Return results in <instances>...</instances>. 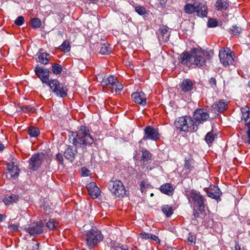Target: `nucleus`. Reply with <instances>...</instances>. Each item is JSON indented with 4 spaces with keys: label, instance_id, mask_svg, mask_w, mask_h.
<instances>
[{
    "label": "nucleus",
    "instance_id": "1",
    "mask_svg": "<svg viewBox=\"0 0 250 250\" xmlns=\"http://www.w3.org/2000/svg\"><path fill=\"white\" fill-rule=\"evenodd\" d=\"M69 140L74 146H79L83 149L91 146L94 142L90 130L84 125H81L78 131L73 132Z\"/></svg>",
    "mask_w": 250,
    "mask_h": 250
},
{
    "label": "nucleus",
    "instance_id": "2",
    "mask_svg": "<svg viewBox=\"0 0 250 250\" xmlns=\"http://www.w3.org/2000/svg\"><path fill=\"white\" fill-rule=\"evenodd\" d=\"M192 65L202 67L205 65L207 60L210 59L209 53L201 48H194L191 49Z\"/></svg>",
    "mask_w": 250,
    "mask_h": 250
},
{
    "label": "nucleus",
    "instance_id": "3",
    "mask_svg": "<svg viewBox=\"0 0 250 250\" xmlns=\"http://www.w3.org/2000/svg\"><path fill=\"white\" fill-rule=\"evenodd\" d=\"M177 129L182 131H195L198 127L195 125L194 121L190 116H184L179 117L174 122Z\"/></svg>",
    "mask_w": 250,
    "mask_h": 250
},
{
    "label": "nucleus",
    "instance_id": "4",
    "mask_svg": "<svg viewBox=\"0 0 250 250\" xmlns=\"http://www.w3.org/2000/svg\"><path fill=\"white\" fill-rule=\"evenodd\" d=\"M188 201L191 204L193 203L198 208L200 211H204L206 205V200L200 193L195 190H191L186 194Z\"/></svg>",
    "mask_w": 250,
    "mask_h": 250
},
{
    "label": "nucleus",
    "instance_id": "5",
    "mask_svg": "<svg viewBox=\"0 0 250 250\" xmlns=\"http://www.w3.org/2000/svg\"><path fill=\"white\" fill-rule=\"evenodd\" d=\"M101 84L104 87L111 90L112 92H113V91L116 93L120 92L123 89V84L118 81L116 77L112 75L104 77L101 82Z\"/></svg>",
    "mask_w": 250,
    "mask_h": 250
},
{
    "label": "nucleus",
    "instance_id": "6",
    "mask_svg": "<svg viewBox=\"0 0 250 250\" xmlns=\"http://www.w3.org/2000/svg\"><path fill=\"white\" fill-rule=\"evenodd\" d=\"M108 187L112 194L116 198L124 197L126 193V190L122 182L119 180H111L108 183Z\"/></svg>",
    "mask_w": 250,
    "mask_h": 250
},
{
    "label": "nucleus",
    "instance_id": "7",
    "mask_svg": "<svg viewBox=\"0 0 250 250\" xmlns=\"http://www.w3.org/2000/svg\"><path fill=\"white\" fill-rule=\"evenodd\" d=\"M103 239V236L98 230L91 229L86 233L85 238L86 245L89 248L94 247L102 241Z\"/></svg>",
    "mask_w": 250,
    "mask_h": 250
},
{
    "label": "nucleus",
    "instance_id": "8",
    "mask_svg": "<svg viewBox=\"0 0 250 250\" xmlns=\"http://www.w3.org/2000/svg\"><path fill=\"white\" fill-rule=\"evenodd\" d=\"M56 95L63 98L67 96V89L56 79L50 80L46 83Z\"/></svg>",
    "mask_w": 250,
    "mask_h": 250
},
{
    "label": "nucleus",
    "instance_id": "9",
    "mask_svg": "<svg viewBox=\"0 0 250 250\" xmlns=\"http://www.w3.org/2000/svg\"><path fill=\"white\" fill-rule=\"evenodd\" d=\"M241 120L245 122V127L247 128V135L248 137V140L246 141V142L250 144V120L248 121V119L250 118V109L249 107L246 105L241 108Z\"/></svg>",
    "mask_w": 250,
    "mask_h": 250
},
{
    "label": "nucleus",
    "instance_id": "10",
    "mask_svg": "<svg viewBox=\"0 0 250 250\" xmlns=\"http://www.w3.org/2000/svg\"><path fill=\"white\" fill-rule=\"evenodd\" d=\"M45 156L42 153L34 154L29 160V169L33 171L37 170L44 161Z\"/></svg>",
    "mask_w": 250,
    "mask_h": 250
},
{
    "label": "nucleus",
    "instance_id": "11",
    "mask_svg": "<svg viewBox=\"0 0 250 250\" xmlns=\"http://www.w3.org/2000/svg\"><path fill=\"white\" fill-rule=\"evenodd\" d=\"M160 138V134L159 133L158 128L148 125L144 128V136L143 140H150L157 141Z\"/></svg>",
    "mask_w": 250,
    "mask_h": 250
},
{
    "label": "nucleus",
    "instance_id": "12",
    "mask_svg": "<svg viewBox=\"0 0 250 250\" xmlns=\"http://www.w3.org/2000/svg\"><path fill=\"white\" fill-rule=\"evenodd\" d=\"M170 32V28L167 26L163 24L160 25L156 35L160 43L166 42L169 40Z\"/></svg>",
    "mask_w": 250,
    "mask_h": 250
},
{
    "label": "nucleus",
    "instance_id": "13",
    "mask_svg": "<svg viewBox=\"0 0 250 250\" xmlns=\"http://www.w3.org/2000/svg\"><path fill=\"white\" fill-rule=\"evenodd\" d=\"M219 56L221 63L224 66L231 65L234 62V53L232 52L229 53L226 50L220 51Z\"/></svg>",
    "mask_w": 250,
    "mask_h": 250
},
{
    "label": "nucleus",
    "instance_id": "14",
    "mask_svg": "<svg viewBox=\"0 0 250 250\" xmlns=\"http://www.w3.org/2000/svg\"><path fill=\"white\" fill-rule=\"evenodd\" d=\"M43 223L40 221L31 224L26 229V230L31 235H38L43 232Z\"/></svg>",
    "mask_w": 250,
    "mask_h": 250
},
{
    "label": "nucleus",
    "instance_id": "15",
    "mask_svg": "<svg viewBox=\"0 0 250 250\" xmlns=\"http://www.w3.org/2000/svg\"><path fill=\"white\" fill-rule=\"evenodd\" d=\"M7 177L10 179H16L19 175L20 170L14 163L11 162L7 164Z\"/></svg>",
    "mask_w": 250,
    "mask_h": 250
},
{
    "label": "nucleus",
    "instance_id": "16",
    "mask_svg": "<svg viewBox=\"0 0 250 250\" xmlns=\"http://www.w3.org/2000/svg\"><path fill=\"white\" fill-rule=\"evenodd\" d=\"M193 119L200 123L206 121L209 118L207 109L200 108L195 110L193 115Z\"/></svg>",
    "mask_w": 250,
    "mask_h": 250
},
{
    "label": "nucleus",
    "instance_id": "17",
    "mask_svg": "<svg viewBox=\"0 0 250 250\" xmlns=\"http://www.w3.org/2000/svg\"><path fill=\"white\" fill-rule=\"evenodd\" d=\"M35 72L43 83L46 84L49 81V71L48 69L37 66L35 67Z\"/></svg>",
    "mask_w": 250,
    "mask_h": 250
},
{
    "label": "nucleus",
    "instance_id": "18",
    "mask_svg": "<svg viewBox=\"0 0 250 250\" xmlns=\"http://www.w3.org/2000/svg\"><path fill=\"white\" fill-rule=\"evenodd\" d=\"M88 194L92 198L95 199L100 195L101 191L94 182H91L86 186Z\"/></svg>",
    "mask_w": 250,
    "mask_h": 250
},
{
    "label": "nucleus",
    "instance_id": "19",
    "mask_svg": "<svg viewBox=\"0 0 250 250\" xmlns=\"http://www.w3.org/2000/svg\"><path fill=\"white\" fill-rule=\"evenodd\" d=\"M77 149L73 146H69L65 150L63 156L65 159L72 162L77 154Z\"/></svg>",
    "mask_w": 250,
    "mask_h": 250
},
{
    "label": "nucleus",
    "instance_id": "20",
    "mask_svg": "<svg viewBox=\"0 0 250 250\" xmlns=\"http://www.w3.org/2000/svg\"><path fill=\"white\" fill-rule=\"evenodd\" d=\"M179 60V62L183 65L192 66L191 50L190 54L186 51L184 52L180 55Z\"/></svg>",
    "mask_w": 250,
    "mask_h": 250
},
{
    "label": "nucleus",
    "instance_id": "21",
    "mask_svg": "<svg viewBox=\"0 0 250 250\" xmlns=\"http://www.w3.org/2000/svg\"><path fill=\"white\" fill-rule=\"evenodd\" d=\"M131 98L135 103L140 105H145L146 103V96L143 92L133 93L131 95Z\"/></svg>",
    "mask_w": 250,
    "mask_h": 250
},
{
    "label": "nucleus",
    "instance_id": "22",
    "mask_svg": "<svg viewBox=\"0 0 250 250\" xmlns=\"http://www.w3.org/2000/svg\"><path fill=\"white\" fill-rule=\"evenodd\" d=\"M206 192L209 197L216 200H218L220 198L221 194L219 188L215 186L210 187L207 190Z\"/></svg>",
    "mask_w": 250,
    "mask_h": 250
},
{
    "label": "nucleus",
    "instance_id": "23",
    "mask_svg": "<svg viewBox=\"0 0 250 250\" xmlns=\"http://www.w3.org/2000/svg\"><path fill=\"white\" fill-rule=\"evenodd\" d=\"M19 199L20 196L18 194H6L3 199V202L6 206H9L14 203H16Z\"/></svg>",
    "mask_w": 250,
    "mask_h": 250
},
{
    "label": "nucleus",
    "instance_id": "24",
    "mask_svg": "<svg viewBox=\"0 0 250 250\" xmlns=\"http://www.w3.org/2000/svg\"><path fill=\"white\" fill-rule=\"evenodd\" d=\"M196 167V162L193 158L190 157L189 158H186L185 160V164L184 170L187 171L189 173L194 170Z\"/></svg>",
    "mask_w": 250,
    "mask_h": 250
},
{
    "label": "nucleus",
    "instance_id": "25",
    "mask_svg": "<svg viewBox=\"0 0 250 250\" xmlns=\"http://www.w3.org/2000/svg\"><path fill=\"white\" fill-rule=\"evenodd\" d=\"M196 12L197 16L200 17H206L208 15V7L206 4L199 2H197V10Z\"/></svg>",
    "mask_w": 250,
    "mask_h": 250
},
{
    "label": "nucleus",
    "instance_id": "26",
    "mask_svg": "<svg viewBox=\"0 0 250 250\" xmlns=\"http://www.w3.org/2000/svg\"><path fill=\"white\" fill-rule=\"evenodd\" d=\"M161 192L165 194L171 196L173 194L174 188L170 183H166L160 187Z\"/></svg>",
    "mask_w": 250,
    "mask_h": 250
},
{
    "label": "nucleus",
    "instance_id": "27",
    "mask_svg": "<svg viewBox=\"0 0 250 250\" xmlns=\"http://www.w3.org/2000/svg\"><path fill=\"white\" fill-rule=\"evenodd\" d=\"M229 5L228 0H217L214 4L216 9L218 11L226 10Z\"/></svg>",
    "mask_w": 250,
    "mask_h": 250
},
{
    "label": "nucleus",
    "instance_id": "28",
    "mask_svg": "<svg viewBox=\"0 0 250 250\" xmlns=\"http://www.w3.org/2000/svg\"><path fill=\"white\" fill-rule=\"evenodd\" d=\"M193 86V82L189 79H184L181 84V89L184 92H187L191 91Z\"/></svg>",
    "mask_w": 250,
    "mask_h": 250
},
{
    "label": "nucleus",
    "instance_id": "29",
    "mask_svg": "<svg viewBox=\"0 0 250 250\" xmlns=\"http://www.w3.org/2000/svg\"><path fill=\"white\" fill-rule=\"evenodd\" d=\"M214 106V108L219 112H223L226 110L228 107V104L223 100L216 102Z\"/></svg>",
    "mask_w": 250,
    "mask_h": 250
},
{
    "label": "nucleus",
    "instance_id": "30",
    "mask_svg": "<svg viewBox=\"0 0 250 250\" xmlns=\"http://www.w3.org/2000/svg\"><path fill=\"white\" fill-rule=\"evenodd\" d=\"M197 2H194V4L187 3L184 8L185 12L188 14H192L196 12L197 10Z\"/></svg>",
    "mask_w": 250,
    "mask_h": 250
},
{
    "label": "nucleus",
    "instance_id": "31",
    "mask_svg": "<svg viewBox=\"0 0 250 250\" xmlns=\"http://www.w3.org/2000/svg\"><path fill=\"white\" fill-rule=\"evenodd\" d=\"M37 55H38V62L43 64H47L49 63L48 57L50 56L49 54L46 53L39 52Z\"/></svg>",
    "mask_w": 250,
    "mask_h": 250
},
{
    "label": "nucleus",
    "instance_id": "32",
    "mask_svg": "<svg viewBox=\"0 0 250 250\" xmlns=\"http://www.w3.org/2000/svg\"><path fill=\"white\" fill-rule=\"evenodd\" d=\"M142 152V155L141 157V162L144 163L151 160V154L146 149H143Z\"/></svg>",
    "mask_w": 250,
    "mask_h": 250
},
{
    "label": "nucleus",
    "instance_id": "33",
    "mask_svg": "<svg viewBox=\"0 0 250 250\" xmlns=\"http://www.w3.org/2000/svg\"><path fill=\"white\" fill-rule=\"evenodd\" d=\"M28 133L31 137H37L40 135V131L37 127L30 126L28 128Z\"/></svg>",
    "mask_w": 250,
    "mask_h": 250
},
{
    "label": "nucleus",
    "instance_id": "34",
    "mask_svg": "<svg viewBox=\"0 0 250 250\" xmlns=\"http://www.w3.org/2000/svg\"><path fill=\"white\" fill-rule=\"evenodd\" d=\"M216 136L217 135L216 133H213L212 131H210L206 134L205 140L207 143L209 145L212 143Z\"/></svg>",
    "mask_w": 250,
    "mask_h": 250
},
{
    "label": "nucleus",
    "instance_id": "35",
    "mask_svg": "<svg viewBox=\"0 0 250 250\" xmlns=\"http://www.w3.org/2000/svg\"><path fill=\"white\" fill-rule=\"evenodd\" d=\"M111 52V48L108 43H104L101 45L100 52L102 55H109Z\"/></svg>",
    "mask_w": 250,
    "mask_h": 250
},
{
    "label": "nucleus",
    "instance_id": "36",
    "mask_svg": "<svg viewBox=\"0 0 250 250\" xmlns=\"http://www.w3.org/2000/svg\"><path fill=\"white\" fill-rule=\"evenodd\" d=\"M162 210L167 217L170 216L173 213V209L171 206L165 205L162 208Z\"/></svg>",
    "mask_w": 250,
    "mask_h": 250
},
{
    "label": "nucleus",
    "instance_id": "37",
    "mask_svg": "<svg viewBox=\"0 0 250 250\" xmlns=\"http://www.w3.org/2000/svg\"><path fill=\"white\" fill-rule=\"evenodd\" d=\"M59 225V223L53 219H50L46 223V227L50 229H55Z\"/></svg>",
    "mask_w": 250,
    "mask_h": 250
},
{
    "label": "nucleus",
    "instance_id": "38",
    "mask_svg": "<svg viewBox=\"0 0 250 250\" xmlns=\"http://www.w3.org/2000/svg\"><path fill=\"white\" fill-rule=\"evenodd\" d=\"M242 32V29L237 25H233L230 29V33L231 35L237 36Z\"/></svg>",
    "mask_w": 250,
    "mask_h": 250
},
{
    "label": "nucleus",
    "instance_id": "39",
    "mask_svg": "<svg viewBox=\"0 0 250 250\" xmlns=\"http://www.w3.org/2000/svg\"><path fill=\"white\" fill-rule=\"evenodd\" d=\"M62 70V66L58 63H54L52 66V71L55 75L60 74Z\"/></svg>",
    "mask_w": 250,
    "mask_h": 250
},
{
    "label": "nucleus",
    "instance_id": "40",
    "mask_svg": "<svg viewBox=\"0 0 250 250\" xmlns=\"http://www.w3.org/2000/svg\"><path fill=\"white\" fill-rule=\"evenodd\" d=\"M30 24L34 28H38L41 25V20L37 18H33L30 20Z\"/></svg>",
    "mask_w": 250,
    "mask_h": 250
},
{
    "label": "nucleus",
    "instance_id": "41",
    "mask_svg": "<svg viewBox=\"0 0 250 250\" xmlns=\"http://www.w3.org/2000/svg\"><path fill=\"white\" fill-rule=\"evenodd\" d=\"M59 49L63 51L68 52L70 50V45L68 40L64 41L62 43L60 46Z\"/></svg>",
    "mask_w": 250,
    "mask_h": 250
},
{
    "label": "nucleus",
    "instance_id": "42",
    "mask_svg": "<svg viewBox=\"0 0 250 250\" xmlns=\"http://www.w3.org/2000/svg\"><path fill=\"white\" fill-rule=\"evenodd\" d=\"M135 11L140 15H144L146 14V10L145 7L136 6L135 7Z\"/></svg>",
    "mask_w": 250,
    "mask_h": 250
},
{
    "label": "nucleus",
    "instance_id": "43",
    "mask_svg": "<svg viewBox=\"0 0 250 250\" xmlns=\"http://www.w3.org/2000/svg\"><path fill=\"white\" fill-rule=\"evenodd\" d=\"M218 25V21L214 19L209 18L208 21V26L209 27H215Z\"/></svg>",
    "mask_w": 250,
    "mask_h": 250
},
{
    "label": "nucleus",
    "instance_id": "44",
    "mask_svg": "<svg viewBox=\"0 0 250 250\" xmlns=\"http://www.w3.org/2000/svg\"><path fill=\"white\" fill-rule=\"evenodd\" d=\"M21 110L23 112H34L33 107L30 105H24L21 106Z\"/></svg>",
    "mask_w": 250,
    "mask_h": 250
},
{
    "label": "nucleus",
    "instance_id": "45",
    "mask_svg": "<svg viewBox=\"0 0 250 250\" xmlns=\"http://www.w3.org/2000/svg\"><path fill=\"white\" fill-rule=\"evenodd\" d=\"M188 242L189 243V245H193L195 244L196 237L195 235H192L190 233L188 234Z\"/></svg>",
    "mask_w": 250,
    "mask_h": 250
},
{
    "label": "nucleus",
    "instance_id": "46",
    "mask_svg": "<svg viewBox=\"0 0 250 250\" xmlns=\"http://www.w3.org/2000/svg\"><path fill=\"white\" fill-rule=\"evenodd\" d=\"M24 19L23 16L18 17L15 21V23L18 26H21L23 24Z\"/></svg>",
    "mask_w": 250,
    "mask_h": 250
},
{
    "label": "nucleus",
    "instance_id": "47",
    "mask_svg": "<svg viewBox=\"0 0 250 250\" xmlns=\"http://www.w3.org/2000/svg\"><path fill=\"white\" fill-rule=\"evenodd\" d=\"M81 173L83 176H87L90 173V171L85 167H83L81 168Z\"/></svg>",
    "mask_w": 250,
    "mask_h": 250
},
{
    "label": "nucleus",
    "instance_id": "48",
    "mask_svg": "<svg viewBox=\"0 0 250 250\" xmlns=\"http://www.w3.org/2000/svg\"><path fill=\"white\" fill-rule=\"evenodd\" d=\"M139 236L142 239H149L150 234L143 232L139 234Z\"/></svg>",
    "mask_w": 250,
    "mask_h": 250
},
{
    "label": "nucleus",
    "instance_id": "49",
    "mask_svg": "<svg viewBox=\"0 0 250 250\" xmlns=\"http://www.w3.org/2000/svg\"><path fill=\"white\" fill-rule=\"evenodd\" d=\"M147 187L148 184H146V183L144 181H142L140 184V190L141 192H143L144 189L147 188Z\"/></svg>",
    "mask_w": 250,
    "mask_h": 250
},
{
    "label": "nucleus",
    "instance_id": "50",
    "mask_svg": "<svg viewBox=\"0 0 250 250\" xmlns=\"http://www.w3.org/2000/svg\"><path fill=\"white\" fill-rule=\"evenodd\" d=\"M8 229L13 231H16L18 230V226L15 224H11L9 225Z\"/></svg>",
    "mask_w": 250,
    "mask_h": 250
},
{
    "label": "nucleus",
    "instance_id": "51",
    "mask_svg": "<svg viewBox=\"0 0 250 250\" xmlns=\"http://www.w3.org/2000/svg\"><path fill=\"white\" fill-rule=\"evenodd\" d=\"M40 244L36 241L32 242L33 250H39Z\"/></svg>",
    "mask_w": 250,
    "mask_h": 250
},
{
    "label": "nucleus",
    "instance_id": "52",
    "mask_svg": "<svg viewBox=\"0 0 250 250\" xmlns=\"http://www.w3.org/2000/svg\"><path fill=\"white\" fill-rule=\"evenodd\" d=\"M159 1V7H165L167 0H157Z\"/></svg>",
    "mask_w": 250,
    "mask_h": 250
},
{
    "label": "nucleus",
    "instance_id": "53",
    "mask_svg": "<svg viewBox=\"0 0 250 250\" xmlns=\"http://www.w3.org/2000/svg\"><path fill=\"white\" fill-rule=\"evenodd\" d=\"M56 159L60 162V163L62 164L63 159L62 155L61 153H58L56 155Z\"/></svg>",
    "mask_w": 250,
    "mask_h": 250
},
{
    "label": "nucleus",
    "instance_id": "54",
    "mask_svg": "<svg viewBox=\"0 0 250 250\" xmlns=\"http://www.w3.org/2000/svg\"><path fill=\"white\" fill-rule=\"evenodd\" d=\"M209 83L211 85H214L215 86L216 85V81L214 78H211L209 81Z\"/></svg>",
    "mask_w": 250,
    "mask_h": 250
},
{
    "label": "nucleus",
    "instance_id": "55",
    "mask_svg": "<svg viewBox=\"0 0 250 250\" xmlns=\"http://www.w3.org/2000/svg\"><path fill=\"white\" fill-rule=\"evenodd\" d=\"M149 239L155 241H160V240L159 239L158 237L157 236L151 234Z\"/></svg>",
    "mask_w": 250,
    "mask_h": 250
},
{
    "label": "nucleus",
    "instance_id": "56",
    "mask_svg": "<svg viewBox=\"0 0 250 250\" xmlns=\"http://www.w3.org/2000/svg\"><path fill=\"white\" fill-rule=\"evenodd\" d=\"M193 215L195 218H198L199 216V213L195 209L193 210Z\"/></svg>",
    "mask_w": 250,
    "mask_h": 250
},
{
    "label": "nucleus",
    "instance_id": "57",
    "mask_svg": "<svg viewBox=\"0 0 250 250\" xmlns=\"http://www.w3.org/2000/svg\"><path fill=\"white\" fill-rule=\"evenodd\" d=\"M116 250H128L127 249L122 247H117L116 248Z\"/></svg>",
    "mask_w": 250,
    "mask_h": 250
},
{
    "label": "nucleus",
    "instance_id": "58",
    "mask_svg": "<svg viewBox=\"0 0 250 250\" xmlns=\"http://www.w3.org/2000/svg\"><path fill=\"white\" fill-rule=\"evenodd\" d=\"M4 148V146L2 143H0V151L3 150Z\"/></svg>",
    "mask_w": 250,
    "mask_h": 250
},
{
    "label": "nucleus",
    "instance_id": "59",
    "mask_svg": "<svg viewBox=\"0 0 250 250\" xmlns=\"http://www.w3.org/2000/svg\"><path fill=\"white\" fill-rule=\"evenodd\" d=\"M235 250H241V248L239 245L235 246Z\"/></svg>",
    "mask_w": 250,
    "mask_h": 250
},
{
    "label": "nucleus",
    "instance_id": "60",
    "mask_svg": "<svg viewBox=\"0 0 250 250\" xmlns=\"http://www.w3.org/2000/svg\"><path fill=\"white\" fill-rule=\"evenodd\" d=\"M3 215L0 214V221H2L3 220Z\"/></svg>",
    "mask_w": 250,
    "mask_h": 250
},
{
    "label": "nucleus",
    "instance_id": "61",
    "mask_svg": "<svg viewBox=\"0 0 250 250\" xmlns=\"http://www.w3.org/2000/svg\"><path fill=\"white\" fill-rule=\"evenodd\" d=\"M248 84H249V86H250V81H249Z\"/></svg>",
    "mask_w": 250,
    "mask_h": 250
}]
</instances>
